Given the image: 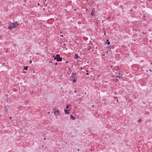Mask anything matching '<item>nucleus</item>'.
Segmentation results:
<instances>
[{
	"instance_id": "nucleus-1",
	"label": "nucleus",
	"mask_w": 152,
	"mask_h": 152,
	"mask_svg": "<svg viewBox=\"0 0 152 152\" xmlns=\"http://www.w3.org/2000/svg\"><path fill=\"white\" fill-rule=\"evenodd\" d=\"M18 24L17 21L14 22L13 23L11 24L8 27V29L10 30H12L13 28H15L16 27V26L18 25Z\"/></svg>"
},
{
	"instance_id": "nucleus-2",
	"label": "nucleus",
	"mask_w": 152,
	"mask_h": 152,
	"mask_svg": "<svg viewBox=\"0 0 152 152\" xmlns=\"http://www.w3.org/2000/svg\"><path fill=\"white\" fill-rule=\"evenodd\" d=\"M54 60H56L58 61H61L62 60V58L61 57H60L59 54H57L56 55L55 57L54 58Z\"/></svg>"
},
{
	"instance_id": "nucleus-3",
	"label": "nucleus",
	"mask_w": 152,
	"mask_h": 152,
	"mask_svg": "<svg viewBox=\"0 0 152 152\" xmlns=\"http://www.w3.org/2000/svg\"><path fill=\"white\" fill-rule=\"evenodd\" d=\"M74 75L73 76H72L71 77H70L69 79L70 80H72V78L73 80H72V83H75L76 81V79L75 78V77L74 76Z\"/></svg>"
},
{
	"instance_id": "nucleus-4",
	"label": "nucleus",
	"mask_w": 152,
	"mask_h": 152,
	"mask_svg": "<svg viewBox=\"0 0 152 152\" xmlns=\"http://www.w3.org/2000/svg\"><path fill=\"white\" fill-rule=\"evenodd\" d=\"M9 106L8 105H5L4 107V111L5 112H7L8 110L9 109Z\"/></svg>"
},
{
	"instance_id": "nucleus-5",
	"label": "nucleus",
	"mask_w": 152,
	"mask_h": 152,
	"mask_svg": "<svg viewBox=\"0 0 152 152\" xmlns=\"http://www.w3.org/2000/svg\"><path fill=\"white\" fill-rule=\"evenodd\" d=\"M70 110L68 109L67 110H66L65 109H64V111L65 113L66 114H68L69 113Z\"/></svg>"
},
{
	"instance_id": "nucleus-6",
	"label": "nucleus",
	"mask_w": 152,
	"mask_h": 152,
	"mask_svg": "<svg viewBox=\"0 0 152 152\" xmlns=\"http://www.w3.org/2000/svg\"><path fill=\"white\" fill-rule=\"evenodd\" d=\"M70 117L71 118L72 120H75V117L73 116L72 115H71L70 116Z\"/></svg>"
},
{
	"instance_id": "nucleus-7",
	"label": "nucleus",
	"mask_w": 152,
	"mask_h": 152,
	"mask_svg": "<svg viewBox=\"0 0 152 152\" xmlns=\"http://www.w3.org/2000/svg\"><path fill=\"white\" fill-rule=\"evenodd\" d=\"M105 43H107L108 45H109L110 44V42L109 41V40L107 39L106 41L105 42Z\"/></svg>"
},
{
	"instance_id": "nucleus-8",
	"label": "nucleus",
	"mask_w": 152,
	"mask_h": 152,
	"mask_svg": "<svg viewBox=\"0 0 152 152\" xmlns=\"http://www.w3.org/2000/svg\"><path fill=\"white\" fill-rule=\"evenodd\" d=\"M56 112L58 113L59 114L60 113L59 110H58L57 111L54 110V114H55Z\"/></svg>"
},
{
	"instance_id": "nucleus-9",
	"label": "nucleus",
	"mask_w": 152,
	"mask_h": 152,
	"mask_svg": "<svg viewBox=\"0 0 152 152\" xmlns=\"http://www.w3.org/2000/svg\"><path fill=\"white\" fill-rule=\"evenodd\" d=\"M28 68V66H26L25 67L24 66V69L23 70H27V68Z\"/></svg>"
},
{
	"instance_id": "nucleus-10",
	"label": "nucleus",
	"mask_w": 152,
	"mask_h": 152,
	"mask_svg": "<svg viewBox=\"0 0 152 152\" xmlns=\"http://www.w3.org/2000/svg\"><path fill=\"white\" fill-rule=\"evenodd\" d=\"M114 99L115 100H116V102H118V98L117 97H114Z\"/></svg>"
},
{
	"instance_id": "nucleus-11",
	"label": "nucleus",
	"mask_w": 152,
	"mask_h": 152,
	"mask_svg": "<svg viewBox=\"0 0 152 152\" xmlns=\"http://www.w3.org/2000/svg\"><path fill=\"white\" fill-rule=\"evenodd\" d=\"M79 69L80 70H82L83 69V68L81 67H78V68L77 69Z\"/></svg>"
},
{
	"instance_id": "nucleus-12",
	"label": "nucleus",
	"mask_w": 152,
	"mask_h": 152,
	"mask_svg": "<svg viewBox=\"0 0 152 152\" xmlns=\"http://www.w3.org/2000/svg\"><path fill=\"white\" fill-rule=\"evenodd\" d=\"M113 80L115 81V82H117L118 81V79H113Z\"/></svg>"
},
{
	"instance_id": "nucleus-13",
	"label": "nucleus",
	"mask_w": 152,
	"mask_h": 152,
	"mask_svg": "<svg viewBox=\"0 0 152 152\" xmlns=\"http://www.w3.org/2000/svg\"><path fill=\"white\" fill-rule=\"evenodd\" d=\"M79 58H80V57L78 56V55L77 54V59Z\"/></svg>"
},
{
	"instance_id": "nucleus-14",
	"label": "nucleus",
	"mask_w": 152,
	"mask_h": 152,
	"mask_svg": "<svg viewBox=\"0 0 152 152\" xmlns=\"http://www.w3.org/2000/svg\"><path fill=\"white\" fill-rule=\"evenodd\" d=\"M70 106V105H67L66 106V109H68L69 108V107Z\"/></svg>"
},
{
	"instance_id": "nucleus-15",
	"label": "nucleus",
	"mask_w": 152,
	"mask_h": 152,
	"mask_svg": "<svg viewBox=\"0 0 152 152\" xmlns=\"http://www.w3.org/2000/svg\"><path fill=\"white\" fill-rule=\"evenodd\" d=\"M141 121V119H140L138 121V123H140Z\"/></svg>"
},
{
	"instance_id": "nucleus-16",
	"label": "nucleus",
	"mask_w": 152,
	"mask_h": 152,
	"mask_svg": "<svg viewBox=\"0 0 152 152\" xmlns=\"http://www.w3.org/2000/svg\"><path fill=\"white\" fill-rule=\"evenodd\" d=\"M93 11H92L91 12V15H94L93 13Z\"/></svg>"
},
{
	"instance_id": "nucleus-17",
	"label": "nucleus",
	"mask_w": 152,
	"mask_h": 152,
	"mask_svg": "<svg viewBox=\"0 0 152 152\" xmlns=\"http://www.w3.org/2000/svg\"><path fill=\"white\" fill-rule=\"evenodd\" d=\"M76 54H75V57H74L75 59H76Z\"/></svg>"
},
{
	"instance_id": "nucleus-18",
	"label": "nucleus",
	"mask_w": 152,
	"mask_h": 152,
	"mask_svg": "<svg viewBox=\"0 0 152 152\" xmlns=\"http://www.w3.org/2000/svg\"><path fill=\"white\" fill-rule=\"evenodd\" d=\"M32 61L31 60H30L29 61V63L30 64H31V62H32Z\"/></svg>"
},
{
	"instance_id": "nucleus-19",
	"label": "nucleus",
	"mask_w": 152,
	"mask_h": 152,
	"mask_svg": "<svg viewBox=\"0 0 152 152\" xmlns=\"http://www.w3.org/2000/svg\"><path fill=\"white\" fill-rule=\"evenodd\" d=\"M78 60H77V62H76V63H77H77H78Z\"/></svg>"
},
{
	"instance_id": "nucleus-20",
	"label": "nucleus",
	"mask_w": 152,
	"mask_h": 152,
	"mask_svg": "<svg viewBox=\"0 0 152 152\" xmlns=\"http://www.w3.org/2000/svg\"><path fill=\"white\" fill-rule=\"evenodd\" d=\"M86 74V75H89V74L88 73H87Z\"/></svg>"
},
{
	"instance_id": "nucleus-21",
	"label": "nucleus",
	"mask_w": 152,
	"mask_h": 152,
	"mask_svg": "<svg viewBox=\"0 0 152 152\" xmlns=\"http://www.w3.org/2000/svg\"><path fill=\"white\" fill-rule=\"evenodd\" d=\"M37 5L38 6H39L40 5V4L39 3H37Z\"/></svg>"
},
{
	"instance_id": "nucleus-22",
	"label": "nucleus",
	"mask_w": 152,
	"mask_h": 152,
	"mask_svg": "<svg viewBox=\"0 0 152 152\" xmlns=\"http://www.w3.org/2000/svg\"><path fill=\"white\" fill-rule=\"evenodd\" d=\"M55 65H57V63H56L55 64Z\"/></svg>"
},
{
	"instance_id": "nucleus-23",
	"label": "nucleus",
	"mask_w": 152,
	"mask_h": 152,
	"mask_svg": "<svg viewBox=\"0 0 152 152\" xmlns=\"http://www.w3.org/2000/svg\"><path fill=\"white\" fill-rule=\"evenodd\" d=\"M74 92L75 93H76V89H75V90L74 91Z\"/></svg>"
},
{
	"instance_id": "nucleus-24",
	"label": "nucleus",
	"mask_w": 152,
	"mask_h": 152,
	"mask_svg": "<svg viewBox=\"0 0 152 152\" xmlns=\"http://www.w3.org/2000/svg\"><path fill=\"white\" fill-rule=\"evenodd\" d=\"M11 118H12L11 117H10V120H11Z\"/></svg>"
},
{
	"instance_id": "nucleus-25",
	"label": "nucleus",
	"mask_w": 152,
	"mask_h": 152,
	"mask_svg": "<svg viewBox=\"0 0 152 152\" xmlns=\"http://www.w3.org/2000/svg\"><path fill=\"white\" fill-rule=\"evenodd\" d=\"M117 77H118V78H120V77H118V76H117V77L116 78H117Z\"/></svg>"
},
{
	"instance_id": "nucleus-26",
	"label": "nucleus",
	"mask_w": 152,
	"mask_h": 152,
	"mask_svg": "<svg viewBox=\"0 0 152 152\" xmlns=\"http://www.w3.org/2000/svg\"><path fill=\"white\" fill-rule=\"evenodd\" d=\"M94 105H92V107H94Z\"/></svg>"
},
{
	"instance_id": "nucleus-27",
	"label": "nucleus",
	"mask_w": 152,
	"mask_h": 152,
	"mask_svg": "<svg viewBox=\"0 0 152 152\" xmlns=\"http://www.w3.org/2000/svg\"><path fill=\"white\" fill-rule=\"evenodd\" d=\"M62 37H63V35H60Z\"/></svg>"
},
{
	"instance_id": "nucleus-28",
	"label": "nucleus",
	"mask_w": 152,
	"mask_h": 152,
	"mask_svg": "<svg viewBox=\"0 0 152 152\" xmlns=\"http://www.w3.org/2000/svg\"><path fill=\"white\" fill-rule=\"evenodd\" d=\"M37 55H39V53H37Z\"/></svg>"
},
{
	"instance_id": "nucleus-29",
	"label": "nucleus",
	"mask_w": 152,
	"mask_h": 152,
	"mask_svg": "<svg viewBox=\"0 0 152 152\" xmlns=\"http://www.w3.org/2000/svg\"><path fill=\"white\" fill-rule=\"evenodd\" d=\"M104 55H105V54H103L102 55V56H104Z\"/></svg>"
},
{
	"instance_id": "nucleus-30",
	"label": "nucleus",
	"mask_w": 152,
	"mask_h": 152,
	"mask_svg": "<svg viewBox=\"0 0 152 152\" xmlns=\"http://www.w3.org/2000/svg\"><path fill=\"white\" fill-rule=\"evenodd\" d=\"M44 140H46V138H44Z\"/></svg>"
},
{
	"instance_id": "nucleus-31",
	"label": "nucleus",
	"mask_w": 152,
	"mask_h": 152,
	"mask_svg": "<svg viewBox=\"0 0 152 152\" xmlns=\"http://www.w3.org/2000/svg\"><path fill=\"white\" fill-rule=\"evenodd\" d=\"M90 49H88L87 50H90Z\"/></svg>"
},
{
	"instance_id": "nucleus-32",
	"label": "nucleus",
	"mask_w": 152,
	"mask_h": 152,
	"mask_svg": "<svg viewBox=\"0 0 152 152\" xmlns=\"http://www.w3.org/2000/svg\"><path fill=\"white\" fill-rule=\"evenodd\" d=\"M150 71L151 72H152V71L151 70V69L150 70Z\"/></svg>"
},
{
	"instance_id": "nucleus-33",
	"label": "nucleus",
	"mask_w": 152,
	"mask_h": 152,
	"mask_svg": "<svg viewBox=\"0 0 152 152\" xmlns=\"http://www.w3.org/2000/svg\"><path fill=\"white\" fill-rule=\"evenodd\" d=\"M104 35H105V32L104 33Z\"/></svg>"
},
{
	"instance_id": "nucleus-34",
	"label": "nucleus",
	"mask_w": 152,
	"mask_h": 152,
	"mask_svg": "<svg viewBox=\"0 0 152 152\" xmlns=\"http://www.w3.org/2000/svg\"><path fill=\"white\" fill-rule=\"evenodd\" d=\"M74 10H75H75H76V9H75Z\"/></svg>"
},
{
	"instance_id": "nucleus-35",
	"label": "nucleus",
	"mask_w": 152,
	"mask_h": 152,
	"mask_svg": "<svg viewBox=\"0 0 152 152\" xmlns=\"http://www.w3.org/2000/svg\"><path fill=\"white\" fill-rule=\"evenodd\" d=\"M77 151H79V149H78L77 150Z\"/></svg>"
},
{
	"instance_id": "nucleus-36",
	"label": "nucleus",
	"mask_w": 152,
	"mask_h": 152,
	"mask_svg": "<svg viewBox=\"0 0 152 152\" xmlns=\"http://www.w3.org/2000/svg\"><path fill=\"white\" fill-rule=\"evenodd\" d=\"M76 75V74H75L74 75Z\"/></svg>"
},
{
	"instance_id": "nucleus-37",
	"label": "nucleus",
	"mask_w": 152,
	"mask_h": 152,
	"mask_svg": "<svg viewBox=\"0 0 152 152\" xmlns=\"http://www.w3.org/2000/svg\"><path fill=\"white\" fill-rule=\"evenodd\" d=\"M143 33L144 34H145V33H143H143Z\"/></svg>"
},
{
	"instance_id": "nucleus-38",
	"label": "nucleus",
	"mask_w": 152,
	"mask_h": 152,
	"mask_svg": "<svg viewBox=\"0 0 152 152\" xmlns=\"http://www.w3.org/2000/svg\"><path fill=\"white\" fill-rule=\"evenodd\" d=\"M48 113L49 114L50 113L49 112H48Z\"/></svg>"
},
{
	"instance_id": "nucleus-39",
	"label": "nucleus",
	"mask_w": 152,
	"mask_h": 152,
	"mask_svg": "<svg viewBox=\"0 0 152 152\" xmlns=\"http://www.w3.org/2000/svg\"><path fill=\"white\" fill-rule=\"evenodd\" d=\"M67 62L68 61H67L66 62V63H67Z\"/></svg>"
}]
</instances>
